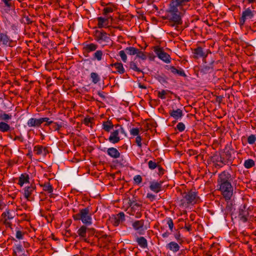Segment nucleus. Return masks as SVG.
<instances>
[{"instance_id":"1","label":"nucleus","mask_w":256,"mask_h":256,"mask_svg":"<svg viewBox=\"0 0 256 256\" xmlns=\"http://www.w3.org/2000/svg\"><path fill=\"white\" fill-rule=\"evenodd\" d=\"M190 0H172L169 4L168 24L178 30L182 23V17L190 4Z\"/></svg>"},{"instance_id":"2","label":"nucleus","mask_w":256,"mask_h":256,"mask_svg":"<svg viewBox=\"0 0 256 256\" xmlns=\"http://www.w3.org/2000/svg\"><path fill=\"white\" fill-rule=\"evenodd\" d=\"M233 179L232 174L226 170L218 174L217 190L220 192V194L226 202L230 200L233 196L234 187L232 184Z\"/></svg>"},{"instance_id":"3","label":"nucleus","mask_w":256,"mask_h":256,"mask_svg":"<svg viewBox=\"0 0 256 256\" xmlns=\"http://www.w3.org/2000/svg\"><path fill=\"white\" fill-rule=\"evenodd\" d=\"M92 208L88 206L79 210V212L73 214L72 218L74 220H81L85 225L90 226L92 224Z\"/></svg>"},{"instance_id":"4","label":"nucleus","mask_w":256,"mask_h":256,"mask_svg":"<svg viewBox=\"0 0 256 256\" xmlns=\"http://www.w3.org/2000/svg\"><path fill=\"white\" fill-rule=\"evenodd\" d=\"M114 129L110 132V136L108 138L110 142L115 144L118 143L120 140L119 134L120 133L124 134V128L119 124H115Z\"/></svg>"},{"instance_id":"5","label":"nucleus","mask_w":256,"mask_h":256,"mask_svg":"<svg viewBox=\"0 0 256 256\" xmlns=\"http://www.w3.org/2000/svg\"><path fill=\"white\" fill-rule=\"evenodd\" d=\"M252 206L247 208L246 204L240 206L238 212V220L242 222H246L249 219L250 212L252 210Z\"/></svg>"},{"instance_id":"6","label":"nucleus","mask_w":256,"mask_h":256,"mask_svg":"<svg viewBox=\"0 0 256 256\" xmlns=\"http://www.w3.org/2000/svg\"><path fill=\"white\" fill-rule=\"evenodd\" d=\"M208 53L211 54V52L209 50L204 49L201 46H198L192 50L193 58L194 59H199L202 58L204 64L208 63L206 58L208 56Z\"/></svg>"},{"instance_id":"7","label":"nucleus","mask_w":256,"mask_h":256,"mask_svg":"<svg viewBox=\"0 0 256 256\" xmlns=\"http://www.w3.org/2000/svg\"><path fill=\"white\" fill-rule=\"evenodd\" d=\"M256 14V11L252 10L250 8H245L242 11L241 16L239 18L240 26H244L245 22L248 20H252Z\"/></svg>"},{"instance_id":"8","label":"nucleus","mask_w":256,"mask_h":256,"mask_svg":"<svg viewBox=\"0 0 256 256\" xmlns=\"http://www.w3.org/2000/svg\"><path fill=\"white\" fill-rule=\"evenodd\" d=\"M218 64V61L216 62L214 60H212L208 64H204L199 68L197 75L200 74L202 76L204 74L212 72L214 70V64Z\"/></svg>"},{"instance_id":"9","label":"nucleus","mask_w":256,"mask_h":256,"mask_svg":"<svg viewBox=\"0 0 256 256\" xmlns=\"http://www.w3.org/2000/svg\"><path fill=\"white\" fill-rule=\"evenodd\" d=\"M182 198L188 204L196 203L197 199L199 198L197 196V193L192 190L184 192L182 194Z\"/></svg>"},{"instance_id":"10","label":"nucleus","mask_w":256,"mask_h":256,"mask_svg":"<svg viewBox=\"0 0 256 256\" xmlns=\"http://www.w3.org/2000/svg\"><path fill=\"white\" fill-rule=\"evenodd\" d=\"M154 51L160 59L166 63H170V62L171 58L170 56L164 52L162 48L155 46L154 47Z\"/></svg>"},{"instance_id":"11","label":"nucleus","mask_w":256,"mask_h":256,"mask_svg":"<svg viewBox=\"0 0 256 256\" xmlns=\"http://www.w3.org/2000/svg\"><path fill=\"white\" fill-rule=\"evenodd\" d=\"M129 206L128 213L134 216L136 211L140 210L142 204L141 202H138L136 200L130 199L128 202Z\"/></svg>"},{"instance_id":"12","label":"nucleus","mask_w":256,"mask_h":256,"mask_svg":"<svg viewBox=\"0 0 256 256\" xmlns=\"http://www.w3.org/2000/svg\"><path fill=\"white\" fill-rule=\"evenodd\" d=\"M144 220H136L132 224V226L138 234L143 235L145 234L146 230V228H144Z\"/></svg>"},{"instance_id":"13","label":"nucleus","mask_w":256,"mask_h":256,"mask_svg":"<svg viewBox=\"0 0 256 256\" xmlns=\"http://www.w3.org/2000/svg\"><path fill=\"white\" fill-rule=\"evenodd\" d=\"M82 45V54L86 57L88 56L90 52L96 51L98 48V45L94 43H84Z\"/></svg>"},{"instance_id":"14","label":"nucleus","mask_w":256,"mask_h":256,"mask_svg":"<svg viewBox=\"0 0 256 256\" xmlns=\"http://www.w3.org/2000/svg\"><path fill=\"white\" fill-rule=\"evenodd\" d=\"M1 217V221L7 227H10L12 223L10 220H12L14 218V216L11 214L10 210L6 209V211L2 214Z\"/></svg>"},{"instance_id":"15","label":"nucleus","mask_w":256,"mask_h":256,"mask_svg":"<svg viewBox=\"0 0 256 256\" xmlns=\"http://www.w3.org/2000/svg\"><path fill=\"white\" fill-rule=\"evenodd\" d=\"M222 159V166L224 165L232 163L233 159L230 152L228 150L224 151L220 154Z\"/></svg>"},{"instance_id":"16","label":"nucleus","mask_w":256,"mask_h":256,"mask_svg":"<svg viewBox=\"0 0 256 256\" xmlns=\"http://www.w3.org/2000/svg\"><path fill=\"white\" fill-rule=\"evenodd\" d=\"M113 20L112 17L111 16H105L104 18L100 16L97 18L98 22V27L100 28H108L109 24V20Z\"/></svg>"},{"instance_id":"17","label":"nucleus","mask_w":256,"mask_h":256,"mask_svg":"<svg viewBox=\"0 0 256 256\" xmlns=\"http://www.w3.org/2000/svg\"><path fill=\"white\" fill-rule=\"evenodd\" d=\"M96 40L98 42L103 41L108 42L110 40V37L108 36V34L104 30H96L95 32Z\"/></svg>"},{"instance_id":"18","label":"nucleus","mask_w":256,"mask_h":256,"mask_svg":"<svg viewBox=\"0 0 256 256\" xmlns=\"http://www.w3.org/2000/svg\"><path fill=\"white\" fill-rule=\"evenodd\" d=\"M36 186L35 184H31L30 186L25 187L24 188V196L28 200H32V198L31 196L33 192L36 190Z\"/></svg>"},{"instance_id":"19","label":"nucleus","mask_w":256,"mask_h":256,"mask_svg":"<svg viewBox=\"0 0 256 256\" xmlns=\"http://www.w3.org/2000/svg\"><path fill=\"white\" fill-rule=\"evenodd\" d=\"M166 248L173 254H176L180 250V246L176 242H170L166 246Z\"/></svg>"},{"instance_id":"20","label":"nucleus","mask_w":256,"mask_h":256,"mask_svg":"<svg viewBox=\"0 0 256 256\" xmlns=\"http://www.w3.org/2000/svg\"><path fill=\"white\" fill-rule=\"evenodd\" d=\"M162 181H152L150 182L149 188L152 191L158 193L162 190Z\"/></svg>"},{"instance_id":"21","label":"nucleus","mask_w":256,"mask_h":256,"mask_svg":"<svg viewBox=\"0 0 256 256\" xmlns=\"http://www.w3.org/2000/svg\"><path fill=\"white\" fill-rule=\"evenodd\" d=\"M166 68L167 70H170L172 73L174 74H178L180 76L186 77V75L185 74L184 70L181 68L177 69L174 66H166Z\"/></svg>"},{"instance_id":"22","label":"nucleus","mask_w":256,"mask_h":256,"mask_svg":"<svg viewBox=\"0 0 256 256\" xmlns=\"http://www.w3.org/2000/svg\"><path fill=\"white\" fill-rule=\"evenodd\" d=\"M42 120H42L41 118L37 119L32 118L28 120L27 125L28 127L38 128L41 126Z\"/></svg>"},{"instance_id":"23","label":"nucleus","mask_w":256,"mask_h":256,"mask_svg":"<svg viewBox=\"0 0 256 256\" xmlns=\"http://www.w3.org/2000/svg\"><path fill=\"white\" fill-rule=\"evenodd\" d=\"M169 114L170 116L172 117L176 120L180 119L184 116L182 111L180 108L170 110L169 112Z\"/></svg>"},{"instance_id":"24","label":"nucleus","mask_w":256,"mask_h":256,"mask_svg":"<svg viewBox=\"0 0 256 256\" xmlns=\"http://www.w3.org/2000/svg\"><path fill=\"white\" fill-rule=\"evenodd\" d=\"M30 183V176L26 173H23L20 174L18 178V184L22 187L24 184Z\"/></svg>"},{"instance_id":"25","label":"nucleus","mask_w":256,"mask_h":256,"mask_svg":"<svg viewBox=\"0 0 256 256\" xmlns=\"http://www.w3.org/2000/svg\"><path fill=\"white\" fill-rule=\"evenodd\" d=\"M0 42H2L4 45L10 46L12 40L6 34L0 32Z\"/></svg>"},{"instance_id":"26","label":"nucleus","mask_w":256,"mask_h":256,"mask_svg":"<svg viewBox=\"0 0 256 256\" xmlns=\"http://www.w3.org/2000/svg\"><path fill=\"white\" fill-rule=\"evenodd\" d=\"M106 152L109 156L114 158H120V155L118 150L113 147L108 148Z\"/></svg>"},{"instance_id":"27","label":"nucleus","mask_w":256,"mask_h":256,"mask_svg":"<svg viewBox=\"0 0 256 256\" xmlns=\"http://www.w3.org/2000/svg\"><path fill=\"white\" fill-rule=\"evenodd\" d=\"M115 125H114L111 120H108L102 122V128L106 132H110L111 130L114 128Z\"/></svg>"},{"instance_id":"28","label":"nucleus","mask_w":256,"mask_h":256,"mask_svg":"<svg viewBox=\"0 0 256 256\" xmlns=\"http://www.w3.org/2000/svg\"><path fill=\"white\" fill-rule=\"evenodd\" d=\"M136 242L138 245L142 248H148V241L144 236H136Z\"/></svg>"},{"instance_id":"29","label":"nucleus","mask_w":256,"mask_h":256,"mask_svg":"<svg viewBox=\"0 0 256 256\" xmlns=\"http://www.w3.org/2000/svg\"><path fill=\"white\" fill-rule=\"evenodd\" d=\"M112 67H114L116 70V72L120 74H123L125 72V70L122 62H115L110 64Z\"/></svg>"},{"instance_id":"30","label":"nucleus","mask_w":256,"mask_h":256,"mask_svg":"<svg viewBox=\"0 0 256 256\" xmlns=\"http://www.w3.org/2000/svg\"><path fill=\"white\" fill-rule=\"evenodd\" d=\"M212 160L213 163L216 166H218L220 168L222 167V159L221 157L220 154H214L212 156Z\"/></svg>"},{"instance_id":"31","label":"nucleus","mask_w":256,"mask_h":256,"mask_svg":"<svg viewBox=\"0 0 256 256\" xmlns=\"http://www.w3.org/2000/svg\"><path fill=\"white\" fill-rule=\"evenodd\" d=\"M104 54L102 50H96L92 54V60H93L101 61L102 60Z\"/></svg>"},{"instance_id":"32","label":"nucleus","mask_w":256,"mask_h":256,"mask_svg":"<svg viewBox=\"0 0 256 256\" xmlns=\"http://www.w3.org/2000/svg\"><path fill=\"white\" fill-rule=\"evenodd\" d=\"M88 230H90L87 228L86 226L83 225L78 230L77 233L80 237L85 238L86 237V233Z\"/></svg>"},{"instance_id":"33","label":"nucleus","mask_w":256,"mask_h":256,"mask_svg":"<svg viewBox=\"0 0 256 256\" xmlns=\"http://www.w3.org/2000/svg\"><path fill=\"white\" fill-rule=\"evenodd\" d=\"M12 128L7 122H0V131L2 132H6L10 131Z\"/></svg>"},{"instance_id":"34","label":"nucleus","mask_w":256,"mask_h":256,"mask_svg":"<svg viewBox=\"0 0 256 256\" xmlns=\"http://www.w3.org/2000/svg\"><path fill=\"white\" fill-rule=\"evenodd\" d=\"M40 186L43 188V190L45 192H48L49 194H51L53 192L52 186L49 182H46L44 184H40Z\"/></svg>"},{"instance_id":"35","label":"nucleus","mask_w":256,"mask_h":256,"mask_svg":"<svg viewBox=\"0 0 256 256\" xmlns=\"http://www.w3.org/2000/svg\"><path fill=\"white\" fill-rule=\"evenodd\" d=\"M63 126L64 124L62 122L58 123L53 122V123L50 126V128L54 131L58 132Z\"/></svg>"},{"instance_id":"36","label":"nucleus","mask_w":256,"mask_h":256,"mask_svg":"<svg viewBox=\"0 0 256 256\" xmlns=\"http://www.w3.org/2000/svg\"><path fill=\"white\" fill-rule=\"evenodd\" d=\"M90 78L92 80V82L94 84H96L100 80V78L99 75L95 72H91L90 74Z\"/></svg>"},{"instance_id":"37","label":"nucleus","mask_w":256,"mask_h":256,"mask_svg":"<svg viewBox=\"0 0 256 256\" xmlns=\"http://www.w3.org/2000/svg\"><path fill=\"white\" fill-rule=\"evenodd\" d=\"M125 51L128 54L133 56L136 54V53L138 52V48L133 46H129L125 48Z\"/></svg>"},{"instance_id":"38","label":"nucleus","mask_w":256,"mask_h":256,"mask_svg":"<svg viewBox=\"0 0 256 256\" xmlns=\"http://www.w3.org/2000/svg\"><path fill=\"white\" fill-rule=\"evenodd\" d=\"M12 116L10 114L6 113H0V120L2 122H8L10 120L12 119Z\"/></svg>"},{"instance_id":"39","label":"nucleus","mask_w":256,"mask_h":256,"mask_svg":"<svg viewBox=\"0 0 256 256\" xmlns=\"http://www.w3.org/2000/svg\"><path fill=\"white\" fill-rule=\"evenodd\" d=\"M244 166L246 168H250L255 166V162L252 159H248L244 162Z\"/></svg>"},{"instance_id":"40","label":"nucleus","mask_w":256,"mask_h":256,"mask_svg":"<svg viewBox=\"0 0 256 256\" xmlns=\"http://www.w3.org/2000/svg\"><path fill=\"white\" fill-rule=\"evenodd\" d=\"M130 69L136 72H143L142 70L138 67L136 63L134 61H132L130 62Z\"/></svg>"},{"instance_id":"41","label":"nucleus","mask_w":256,"mask_h":256,"mask_svg":"<svg viewBox=\"0 0 256 256\" xmlns=\"http://www.w3.org/2000/svg\"><path fill=\"white\" fill-rule=\"evenodd\" d=\"M44 146L40 145L35 146L34 148V151L37 155H41L43 154Z\"/></svg>"},{"instance_id":"42","label":"nucleus","mask_w":256,"mask_h":256,"mask_svg":"<svg viewBox=\"0 0 256 256\" xmlns=\"http://www.w3.org/2000/svg\"><path fill=\"white\" fill-rule=\"evenodd\" d=\"M148 168L151 170H153L156 168H157L160 165L158 163L152 160L148 162Z\"/></svg>"},{"instance_id":"43","label":"nucleus","mask_w":256,"mask_h":256,"mask_svg":"<svg viewBox=\"0 0 256 256\" xmlns=\"http://www.w3.org/2000/svg\"><path fill=\"white\" fill-rule=\"evenodd\" d=\"M136 57L141 58L142 60H146L147 58V56L146 55V52L141 51L139 49H138V52L136 53Z\"/></svg>"},{"instance_id":"44","label":"nucleus","mask_w":256,"mask_h":256,"mask_svg":"<svg viewBox=\"0 0 256 256\" xmlns=\"http://www.w3.org/2000/svg\"><path fill=\"white\" fill-rule=\"evenodd\" d=\"M114 8L112 6H106L103 10V14L106 16H109L108 14L114 12Z\"/></svg>"},{"instance_id":"45","label":"nucleus","mask_w":256,"mask_h":256,"mask_svg":"<svg viewBox=\"0 0 256 256\" xmlns=\"http://www.w3.org/2000/svg\"><path fill=\"white\" fill-rule=\"evenodd\" d=\"M110 220L113 225L115 226H118L120 222V220L115 215L112 216Z\"/></svg>"},{"instance_id":"46","label":"nucleus","mask_w":256,"mask_h":256,"mask_svg":"<svg viewBox=\"0 0 256 256\" xmlns=\"http://www.w3.org/2000/svg\"><path fill=\"white\" fill-rule=\"evenodd\" d=\"M126 53V52L125 50L119 52V56H120L122 60L124 62H126L127 61V56Z\"/></svg>"},{"instance_id":"47","label":"nucleus","mask_w":256,"mask_h":256,"mask_svg":"<svg viewBox=\"0 0 256 256\" xmlns=\"http://www.w3.org/2000/svg\"><path fill=\"white\" fill-rule=\"evenodd\" d=\"M256 141V136L254 134H250L248 138V142L250 144H253Z\"/></svg>"},{"instance_id":"48","label":"nucleus","mask_w":256,"mask_h":256,"mask_svg":"<svg viewBox=\"0 0 256 256\" xmlns=\"http://www.w3.org/2000/svg\"><path fill=\"white\" fill-rule=\"evenodd\" d=\"M186 126L183 122H180L176 126V129L180 132H182L184 130Z\"/></svg>"},{"instance_id":"49","label":"nucleus","mask_w":256,"mask_h":256,"mask_svg":"<svg viewBox=\"0 0 256 256\" xmlns=\"http://www.w3.org/2000/svg\"><path fill=\"white\" fill-rule=\"evenodd\" d=\"M42 120H44L42 121V124L44 122H46V123L44 124L45 126H50L51 124L53 123V121L50 120V118H48L46 117V118H42Z\"/></svg>"},{"instance_id":"50","label":"nucleus","mask_w":256,"mask_h":256,"mask_svg":"<svg viewBox=\"0 0 256 256\" xmlns=\"http://www.w3.org/2000/svg\"><path fill=\"white\" fill-rule=\"evenodd\" d=\"M156 79L158 80L162 84L167 83L166 78L164 75L158 76Z\"/></svg>"},{"instance_id":"51","label":"nucleus","mask_w":256,"mask_h":256,"mask_svg":"<svg viewBox=\"0 0 256 256\" xmlns=\"http://www.w3.org/2000/svg\"><path fill=\"white\" fill-rule=\"evenodd\" d=\"M24 232H22L20 230H16V238L18 240H22L24 238Z\"/></svg>"},{"instance_id":"52","label":"nucleus","mask_w":256,"mask_h":256,"mask_svg":"<svg viewBox=\"0 0 256 256\" xmlns=\"http://www.w3.org/2000/svg\"><path fill=\"white\" fill-rule=\"evenodd\" d=\"M140 130L138 128H134L130 130V134L133 136H138Z\"/></svg>"},{"instance_id":"53","label":"nucleus","mask_w":256,"mask_h":256,"mask_svg":"<svg viewBox=\"0 0 256 256\" xmlns=\"http://www.w3.org/2000/svg\"><path fill=\"white\" fill-rule=\"evenodd\" d=\"M167 224L168 226V228H170V230L171 232H172L173 231V228H174V222H173V221H172V220L170 218H168L167 219Z\"/></svg>"},{"instance_id":"54","label":"nucleus","mask_w":256,"mask_h":256,"mask_svg":"<svg viewBox=\"0 0 256 256\" xmlns=\"http://www.w3.org/2000/svg\"><path fill=\"white\" fill-rule=\"evenodd\" d=\"M115 216L120 222H123L125 220V215L123 212H120Z\"/></svg>"},{"instance_id":"55","label":"nucleus","mask_w":256,"mask_h":256,"mask_svg":"<svg viewBox=\"0 0 256 256\" xmlns=\"http://www.w3.org/2000/svg\"><path fill=\"white\" fill-rule=\"evenodd\" d=\"M166 91L165 90H162V91L158 92V97L162 100L165 99L166 98Z\"/></svg>"},{"instance_id":"56","label":"nucleus","mask_w":256,"mask_h":256,"mask_svg":"<svg viewBox=\"0 0 256 256\" xmlns=\"http://www.w3.org/2000/svg\"><path fill=\"white\" fill-rule=\"evenodd\" d=\"M134 180L136 184H140L142 182V178L140 175H136L134 177Z\"/></svg>"},{"instance_id":"57","label":"nucleus","mask_w":256,"mask_h":256,"mask_svg":"<svg viewBox=\"0 0 256 256\" xmlns=\"http://www.w3.org/2000/svg\"><path fill=\"white\" fill-rule=\"evenodd\" d=\"M158 168V174L159 176H162L164 174L165 170L162 168L160 165H159L157 168Z\"/></svg>"},{"instance_id":"58","label":"nucleus","mask_w":256,"mask_h":256,"mask_svg":"<svg viewBox=\"0 0 256 256\" xmlns=\"http://www.w3.org/2000/svg\"><path fill=\"white\" fill-rule=\"evenodd\" d=\"M142 138L140 136H137L136 138V143L138 146L140 148H141L142 146Z\"/></svg>"},{"instance_id":"59","label":"nucleus","mask_w":256,"mask_h":256,"mask_svg":"<svg viewBox=\"0 0 256 256\" xmlns=\"http://www.w3.org/2000/svg\"><path fill=\"white\" fill-rule=\"evenodd\" d=\"M24 22L27 24H32L33 21L28 16H24Z\"/></svg>"},{"instance_id":"60","label":"nucleus","mask_w":256,"mask_h":256,"mask_svg":"<svg viewBox=\"0 0 256 256\" xmlns=\"http://www.w3.org/2000/svg\"><path fill=\"white\" fill-rule=\"evenodd\" d=\"M187 153L190 156H192L197 154L198 152L194 150L190 149L188 150Z\"/></svg>"},{"instance_id":"61","label":"nucleus","mask_w":256,"mask_h":256,"mask_svg":"<svg viewBox=\"0 0 256 256\" xmlns=\"http://www.w3.org/2000/svg\"><path fill=\"white\" fill-rule=\"evenodd\" d=\"M13 140L14 141H16V140H18L20 142H23L24 141V137L22 136V134H20V136H16L14 137V138H13Z\"/></svg>"},{"instance_id":"62","label":"nucleus","mask_w":256,"mask_h":256,"mask_svg":"<svg viewBox=\"0 0 256 256\" xmlns=\"http://www.w3.org/2000/svg\"><path fill=\"white\" fill-rule=\"evenodd\" d=\"M2 2H3L5 6L8 8H11L12 6V2L10 0H1Z\"/></svg>"},{"instance_id":"63","label":"nucleus","mask_w":256,"mask_h":256,"mask_svg":"<svg viewBox=\"0 0 256 256\" xmlns=\"http://www.w3.org/2000/svg\"><path fill=\"white\" fill-rule=\"evenodd\" d=\"M22 246L21 244H18L16 246V247L14 248V250L15 251H16V252H22Z\"/></svg>"},{"instance_id":"64","label":"nucleus","mask_w":256,"mask_h":256,"mask_svg":"<svg viewBox=\"0 0 256 256\" xmlns=\"http://www.w3.org/2000/svg\"><path fill=\"white\" fill-rule=\"evenodd\" d=\"M92 118H90V117H86L84 118V123L86 125V126H88V124L91 122V121H92Z\"/></svg>"}]
</instances>
